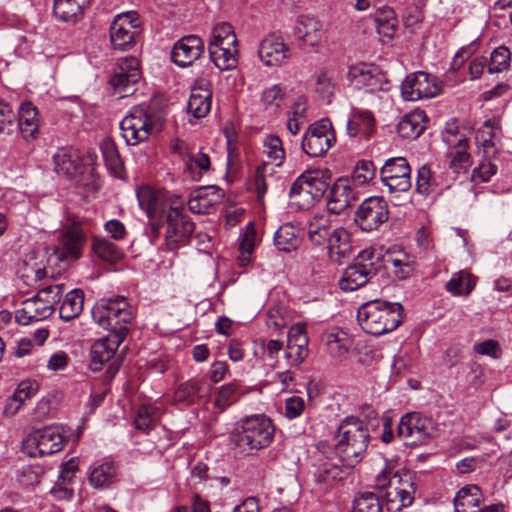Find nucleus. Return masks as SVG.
<instances>
[{
    "label": "nucleus",
    "instance_id": "obj_1",
    "mask_svg": "<svg viewBox=\"0 0 512 512\" xmlns=\"http://www.w3.org/2000/svg\"><path fill=\"white\" fill-rule=\"evenodd\" d=\"M404 319V308L398 302L381 299L362 304L357 311V320L368 334L381 336L397 329Z\"/></svg>",
    "mask_w": 512,
    "mask_h": 512
},
{
    "label": "nucleus",
    "instance_id": "obj_43",
    "mask_svg": "<svg viewBox=\"0 0 512 512\" xmlns=\"http://www.w3.org/2000/svg\"><path fill=\"white\" fill-rule=\"evenodd\" d=\"M338 90V78L334 71L323 69L315 77V92L327 104L332 102Z\"/></svg>",
    "mask_w": 512,
    "mask_h": 512
},
{
    "label": "nucleus",
    "instance_id": "obj_14",
    "mask_svg": "<svg viewBox=\"0 0 512 512\" xmlns=\"http://www.w3.org/2000/svg\"><path fill=\"white\" fill-rule=\"evenodd\" d=\"M372 257L373 252L361 251L354 262L345 269L339 281V286L343 291H355L364 286L375 275Z\"/></svg>",
    "mask_w": 512,
    "mask_h": 512
},
{
    "label": "nucleus",
    "instance_id": "obj_25",
    "mask_svg": "<svg viewBox=\"0 0 512 512\" xmlns=\"http://www.w3.org/2000/svg\"><path fill=\"white\" fill-rule=\"evenodd\" d=\"M453 181L454 177L445 175L443 171H433L428 165H423L417 172L416 190L419 194L427 196L448 189Z\"/></svg>",
    "mask_w": 512,
    "mask_h": 512
},
{
    "label": "nucleus",
    "instance_id": "obj_13",
    "mask_svg": "<svg viewBox=\"0 0 512 512\" xmlns=\"http://www.w3.org/2000/svg\"><path fill=\"white\" fill-rule=\"evenodd\" d=\"M440 92L441 86L438 79L423 71L407 75L401 84V95L407 101L430 99L439 95Z\"/></svg>",
    "mask_w": 512,
    "mask_h": 512
},
{
    "label": "nucleus",
    "instance_id": "obj_38",
    "mask_svg": "<svg viewBox=\"0 0 512 512\" xmlns=\"http://www.w3.org/2000/svg\"><path fill=\"white\" fill-rule=\"evenodd\" d=\"M287 90L283 84H273L265 87L260 94V104L269 115H277L283 108Z\"/></svg>",
    "mask_w": 512,
    "mask_h": 512
},
{
    "label": "nucleus",
    "instance_id": "obj_40",
    "mask_svg": "<svg viewBox=\"0 0 512 512\" xmlns=\"http://www.w3.org/2000/svg\"><path fill=\"white\" fill-rule=\"evenodd\" d=\"M38 110L31 102H24L19 109L18 126L26 140L34 139L39 129Z\"/></svg>",
    "mask_w": 512,
    "mask_h": 512
},
{
    "label": "nucleus",
    "instance_id": "obj_59",
    "mask_svg": "<svg viewBox=\"0 0 512 512\" xmlns=\"http://www.w3.org/2000/svg\"><path fill=\"white\" fill-rule=\"evenodd\" d=\"M376 168L372 161H359L351 174L350 183L354 186H363L375 177Z\"/></svg>",
    "mask_w": 512,
    "mask_h": 512
},
{
    "label": "nucleus",
    "instance_id": "obj_33",
    "mask_svg": "<svg viewBox=\"0 0 512 512\" xmlns=\"http://www.w3.org/2000/svg\"><path fill=\"white\" fill-rule=\"evenodd\" d=\"M53 314V309L48 308L35 296L24 300L21 307L16 310V321L21 325H29L32 322L42 321Z\"/></svg>",
    "mask_w": 512,
    "mask_h": 512
},
{
    "label": "nucleus",
    "instance_id": "obj_21",
    "mask_svg": "<svg viewBox=\"0 0 512 512\" xmlns=\"http://www.w3.org/2000/svg\"><path fill=\"white\" fill-rule=\"evenodd\" d=\"M204 47V42L199 36H184L174 44L171 59L179 67H188L200 58Z\"/></svg>",
    "mask_w": 512,
    "mask_h": 512
},
{
    "label": "nucleus",
    "instance_id": "obj_12",
    "mask_svg": "<svg viewBox=\"0 0 512 512\" xmlns=\"http://www.w3.org/2000/svg\"><path fill=\"white\" fill-rule=\"evenodd\" d=\"M136 196L139 206L145 211L152 222L153 229L158 233L159 226H156L154 222L174 208L175 202L164 190H156L150 186L138 188Z\"/></svg>",
    "mask_w": 512,
    "mask_h": 512
},
{
    "label": "nucleus",
    "instance_id": "obj_29",
    "mask_svg": "<svg viewBox=\"0 0 512 512\" xmlns=\"http://www.w3.org/2000/svg\"><path fill=\"white\" fill-rule=\"evenodd\" d=\"M123 340L117 335L108 334L106 337L95 341L90 350V368L93 371L100 370L103 364L113 357Z\"/></svg>",
    "mask_w": 512,
    "mask_h": 512
},
{
    "label": "nucleus",
    "instance_id": "obj_41",
    "mask_svg": "<svg viewBox=\"0 0 512 512\" xmlns=\"http://www.w3.org/2000/svg\"><path fill=\"white\" fill-rule=\"evenodd\" d=\"M89 4L90 0H54L53 14L59 21L73 22Z\"/></svg>",
    "mask_w": 512,
    "mask_h": 512
},
{
    "label": "nucleus",
    "instance_id": "obj_16",
    "mask_svg": "<svg viewBox=\"0 0 512 512\" xmlns=\"http://www.w3.org/2000/svg\"><path fill=\"white\" fill-rule=\"evenodd\" d=\"M140 76L138 59L132 56L123 57L117 61L109 83L115 93L125 97L134 92V85L139 81Z\"/></svg>",
    "mask_w": 512,
    "mask_h": 512
},
{
    "label": "nucleus",
    "instance_id": "obj_48",
    "mask_svg": "<svg viewBox=\"0 0 512 512\" xmlns=\"http://www.w3.org/2000/svg\"><path fill=\"white\" fill-rule=\"evenodd\" d=\"M237 37L233 27L227 22H220L213 26L208 41V49L223 48L237 44Z\"/></svg>",
    "mask_w": 512,
    "mask_h": 512
},
{
    "label": "nucleus",
    "instance_id": "obj_36",
    "mask_svg": "<svg viewBox=\"0 0 512 512\" xmlns=\"http://www.w3.org/2000/svg\"><path fill=\"white\" fill-rule=\"evenodd\" d=\"M483 501V493L477 485L468 484L462 487L454 497L456 512H478Z\"/></svg>",
    "mask_w": 512,
    "mask_h": 512
},
{
    "label": "nucleus",
    "instance_id": "obj_31",
    "mask_svg": "<svg viewBox=\"0 0 512 512\" xmlns=\"http://www.w3.org/2000/svg\"><path fill=\"white\" fill-rule=\"evenodd\" d=\"M500 132V121L496 118L486 120L478 129L475 141L477 146L483 149L487 158L497 153Z\"/></svg>",
    "mask_w": 512,
    "mask_h": 512
},
{
    "label": "nucleus",
    "instance_id": "obj_45",
    "mask_svg": "<svg viewBox=\"0 0 512 512\" xmlns=\"http://www.w3.org/2000/svg\"><path fill=\"white\" fill-rule=\"evenodd\" d=\"M204 382L190 379L178 386L174 392L173 401L189 406L197 402L203 396Z\"/></svg>",
    "mask_w": 512,
    "mask_h": 512
},
{
    "label": "nucleus",
    "instance_id": "obj_60",
    "mask_svg": "<svg viewBox=\"0 0 512 512\" xmlns=\"http://www.w3.org/2000/svg\"><path fill=\"white\" fill-rule=\"evenodd\" d=\"M351 512H383V508L378 496L372 492H363L355 497Z\"/></svg>",
    "mask_w": 512,
    "mask_h": 512
},
{
    "label": "nucleus",
    "instance_id": "obj_53",
    "mask_svg": "<svg viewBox=\"0 0 512 512\" xmlns=\"http://www.w3.org/2000/svg\"><path fill=\"white\" fill-rule=\"evenodd\" d=\"M116 474L117 469L113 462H103L92 468L89 481L94 488H104L113 483Z\"/></svg>",
    "mask_w": 512,
    "mask_h": 512
},
{
    "label": "nucleus",
    "instance_id": "obj_4",
    "mask_svg": "<svg viewBox=\"0 0 512 512\" xmlns=\"http://www.w3.org/2000/svg\"><path fill=\"white\" fill-rule=\"evenodd\" d=\"M274 438V426L264 415L247 417L237 423L232 433V442L241 453L266 448Z\"/></svg>",
    "mask_w": 512,
    "mask_h": 512
},
{
    "label": "nucleus",
    "instance_id": "obj_15",
    "mask_svg": "<svg viewBox=\"0 0 512 512\" xmlns=\"http://www.w3.org/2000/svg\"><path fill=\"white\" fill-rule=\"evenodd\" d=\"M388 205L382 197H369L358 207L354 221L365 232L378 229L388 220Z\"/></svg>",
    "mask_w": 512,
    "mask_h": 512
},
{
    "label": "nucleus",
    "instance_id": "obj_32",
    "mask_svg": "<svg viewBox=\"0 0 512 512\" xmlns=\"http://www.w3.org/2000/svg\"><path fill=\"white\" fill-rule=\"evenodd\" d=\"M326 243L328 255L333 262L342 263L352 253L350 233L343 227L334 228Z\"/></svg>",
    "mask_w": 512,
    "mask_h": 512
},
{
    "label": "nucleus",
    "instance_id": "obj_42",
    "mask_svg": "<svg viewBox=\"0 0 512 512\" xmlns=\"http://www.w3.org/2000/svg\"><path fill=\"white\" fill-rule=\"evenodd\" d=\"M274 243L280 251H295L301 243L300 229L291 223L283 224L275 232Z\"/></svg>",
    "mask_w": 512,
    "mask_h": 512
},
{
    "label": "nucleus",
    "instance_id": "obj_63",
    "mask_svg": "<svg viewBox=\"0 0 512 512\" xmlns=\"http://www.w3.org/2000/svg\"><path fill=\"white\" fill-rule=\"evenodd\" d=\"M442 138L448 148L468 143L465 134L460 131L456 119H452L446 123Z\"/></svg>",
    "mask_w": 512,
    "mask_h": 512
},
{
    "label": "nucleus",
    "instance_id": "obj_35",
    "mask_svg": "<svg viewBox=\"0 0 512 512\" xmlns=\"http://www.w3.org/2000/svg\"><path fill=\"white\" fill-rule=\"evenodd\" d=\"M374 125L375 119L371 111L353 108L346 128L348 135L351 137L363 136L368 138L374 130Z\"/></svg>",
    "mask_w": 512,
    "mask_h": 512
},
{
    "label": "nucleus",
    "instance_id": "obj_50",
    "mask_svg": "<svg viewBox=\"0 0 512 512\" xmlns=\"http://www.w3.org/2000/svg\"><path fill=\"white\" fill-rule=\"evenodd\" d=\"M100 149L105 165L110 173L117 178H122L124 175V164L115 143L109 139L103 140L100 144Z\"/></svg>",
    "mask_w": 512,
    "mask_h": 512
},
{
    "label": "nucleus",
    "instance_id": "obj_26",
    "mask_svg": "<svg viewBox=\"0 0 512 512\" xmlns=\"http://www.w3.org/2000/svg\"><path fill=\"white\" fill-rule=\"evenodd\" d=\"M358 200V192L352 187L348 179H339L330 190L329 209L335 214H340L346 208Z\"/></svg>",
    "mask_w": 512,
    "mask_h": 512
},
{
    "label": "nucleus",
    "instance_id": "obj_54",
    "mask_svg": "<svg viewBox=\"0 0 512 512\" xmlns=\"http://www.w3.org/2000/svg\"><path fill=\"white\" fill-rule=\"evenodd\" d=\"M263 153L269 160L268 165L282 166L286 152L281 138L274 134L266 135L263 139Z\"/></svg>",
    "mask_w": 512,
    "mask_h": 512
},
{
    "label": "nucleus",
    "instance_id": "obj_51",
    "mask_svg": "<svg viewBox=\"0 0 512 512\" xmlns=\"http://www.w3.org/2000/svg\"><path fill=\"white\" fill-rule=\"evenodd\" d=\"M476 285V277L462 270L452 275L445 284L446 290L455 296L469 295Z\"/></svg>",
    "mask_w": 512,
    "mask_h": 512
},
{
    "label": "nucleus",
    "instance_id": "obj_18",
    "mask_svg": "<svg viewBox=\"0 0 512 512\" xmlns=\"http://www.w3.org/2000/svg\"><path fill=\"white\" fill-rule=\"evenodd\" d=\"M165 217L167 220L166 245L169 249L173 250L192 235L194 223L184 213L182 205H175Z\"/></svg>",
    "mask_w": 512,
    "mask_h": 512
},
{
    "label": "nucleus",
    "instance_id": "obj_19",
    "mask_svg": "<svg viewBox=\"0 0 512 512\" xmlns=\"http://www.w3.org/2000/svg\"><path fill=\"white\" fill-rule=\"evenodd\" d=\"M139 27L135 12L118 14L110 26V41L115 49L127 50L135 44Z\"/></svg>",
    "mask_w": 512,
    "mask_h": 512
},
{
    "label": "nucleus",
    "instance_id": "obj_61",
    "mask_svg": "<svg viewBox=\"0 0 512 512\" xmlns=\"http://www.w3.org/2000/svg\"><path fill=\"white\" fill-rule=\"evenodd\" d=\"M157 409L152 405H141L134 419L135 428L148 433L157 422Z\"/></svg>",
    "mask_w": 512,
    "mask_h": 512
},
{
    "label": "nucleus",
    "instance_id": "obj_11",
    "mask_svg": "<svg viewBox=\"0 0 512 512\" xmlns=\"http://www.w3.org/2000/svg\"><path fill=\"white\" fill-rule=\"evenodd\" d=\"M336 142L331 122L321 119L312 123L302 138V150L310 157H321Z\"/></svg>",
    "mask_w": 512,
    "mask_h": 512
},
{
    "label": "nucleus",
    "instance_id": "obj_30",
    "mask_svg": "<svg viewBox=\"0 0 512 512\" xmlns=\"http://www.w3.org/2000/svg\"><path fill=\"white\" fill-rule=\"evenodd\" d=\"M295 37L305 46L318 47L323 37V26L314 17L302 16L294 26Z\"/></svg>",
    "mask_w": 512,
    "mask_h": 512
},
{
    "label": "nucleus",
    "instance_id": "obj_47",
    "mask_svg": "<svg viewBox=\"0 0 512 512\" xmlns=\"http://www.w3.org/2000/svg\"><path fill=\"white\" fill-rule=\"evenodd\" d=\"M84 295L80 289L68 292L59 307V316L64 321L76 318L83 309Z\"/></svg>",
    "mask_w": 512,
    "mask_h": 512
},
{
    "label": "nucleus",
    "instance_id": "obj_9",
    "mask_svg": "<svg viewBox=\"0 0 512 512\" xmlns=\"http://www.w3.org/2000/svg\"><path fill=\"white\" fill-rule=\"evenodd\" d=\"M435 433L432 419L417 412H409L403 415L397 428L398 436L411 446L427 443L435 436Z\"/></svg>",
    "mask_w": 512,
    "mask_h": 512
},
{
    "label": "nucleus",
    "instance_id": "obj_34",
    "mask_svg": "<svg viewBox=\"0 0 512 512\" xmlns=\"http://www.w3.org/2000/svg\"><path fill=\"white\" fill-rule=\"evenodd\" d=\"M427 115L421 109L405 114L397 124V132L405 139L418 138L426 128Z\"/></svg>",
    "mask_w": 512,
    "mask_h": 512
},
{
    "label": "nucleus",
    "instance_id": "obj_7",
    "mask_svg": "<svg viewBox=\"0 0 512 512\" xmlns=\"http://www.w3.org/2000/svg\"><path fill=\"white\" fill-rule=\"evenodd\" d=\"M80 226V219L68 213L64 229L58 236L53 250L58 260H75L81 256L85 244V235Z\"/></svg>",
    "mask_w": 512,
    "mask_h": 512
},
{
    "label": "nucleus",
    "instance_id": "obj_10",
    "mask_svg": "<svg viewBox=\"0 0 512 512\" xmlns=\"http://www.w3.org/2000/svg\"><path fill=\"white\" fill-rule=\"evenodd\" d=\"M65 438L59 427L49 426L29 434L23 442L24 450L31 457L55 454L64 447Z\"/></svg>",
    "mask_w": 512,
    "mask_h": 512
},
{
    "label": "nucleus",
    "instance_id": "obj_20",
    "mask_svg": "<svg viewBox=\"0 0 512 512\" xmlns=\"http://www.w3.org/2000/svg\"><path fill=\"white\" fill-rule=\"evenodd\" d=\"M347 77L355 88H364L371 93L384 90L387 84L385 75L376 66L366 63L352 65Z\"/></svg>",
    "mask_w": 512,
    "mask_h": 512
},
{
    "label": "nucleus",
    "instance_id": "obj_24",
    "mask_svg": "<svg viewBox=\"0 0 512 512\" xmlns=\"http://www.w3.org/2000/svg\"><path fill=\"white\" fill-rule=\"evenodd\" d=\"M211 104V82L204 77L197 78L188 100V113L196 119L203 118L210 112Z\"/></svg>",
    "mask_w": 512,
    "mask_h": 512
},
{
    "label": "nucleus",
    "instance_id": "obj_17",
    "mask_svg": "<svg viewBox=\"0 0 512 512\" xmlns=\"http://www.w3.org/2000/svg\"><path fill=\"white\" fill-rule=\"evenodd\" d=\"M381 181L390 192H407L411 188V168L404 157L388 159L380 170Z\"/></svg>",
    "mask_w": 512,
    "mask_h": 512
},
{
    "label": "nucleus",
    "instance_id": "obj_39",
    "mask_svg": "<svg viewBox=\"0 0 512 512\" xmlns=\"http://www.w3.org/2000/svg\"><path fill=\"white\" fill-rule=\"evenodd\" d=\"M37 391L38 384L36 381H22L14 391L13 395L7 399L4 408L5 415L14 416L20 410L22 405L33 397Z\"/></svg>",
    "mask_w": 512,
    "mask_h": 512
},
{
    "label": "nucleus",
    "instance_id": "obj_46",
    "mask_svg": "<svg viewBox=\"0 0 512 512\" xmlns=\"http://www.w3.org/2000/svg\"><path fill=\"white\" fill-rule=\"evenodd\" d=\"M243 393L242 385L238 380L224 384L217 390L214 405L219 412H224L229 406L237 402Z\"/></svg>",
    "mask_w": 512,
    "mask_h": 512
},
{
    "label": "nucleus",
    "instance_id": "obj_44",
    "mask_svg": "<svg viewBox=\"0 0 512 512\" xmlns=\"http://www.w3.org/2000/svg\"><path fill=\"white\" fill-rule=\"evenodd\" d=\"M209 56L214 65L221 71L233 70L238 64V43L223 48L208 49Z\"/></svg>",
    "mask_w": 512,
    "mask_h": 512
},
{
    "label": "nucleus",
    "instance_id": "obj_8",
    "mask_svg": "<svg viewBox=\"0 0 512 512\" xmlns=\"http://www.w3.org/2000/svg\"><path fill=\"white\" fill-rule=\"evenodd\" d=\"M416 483L414 474L406 469L397 470L393 474L390 489L386 490L385 499L388 512H400L412 505Z\"/></svg>",
    "mask_w": 512,
    "mask_h": 512
},
{
    "label": "nucleus",
    "instance_id": "obj_37",
    "mask_svg": "<svg viewBox=\"0 0 512 512\" xmlns=\"http://www.w3.org/2000/svg\"><path fill=\"white\" fill-rule=\"evenodd\" d=\"M331 217L328 213L315 214L307 223V234L310 242L320 246L326 243L333 231Z\"/></svg>",
    "mask_w": 512,
    "mask_h": 512
},
{
    "label": "nucleus",
    "instance_id": "obj_57",
    "mask_svg": "<svg viewBox=\"0 0 512 512\" xmlns=\"http://www.w3.org/2000/svg\"><path fill=\"white\" fill-rule=\"evenodd\" d=\"M325 343L329 354L335 358L346 357L350 347V340L344 332L328 333L325 336Z\"/></svg>",
    "mask_w": 512,
    "mask_h": 512
},
{
    "label": "nucleus",
    "instance_id": "obj_64",
    "mask_svg": "<svg viewBox=\"0 0 512 512\" xmlns=\"http://www.w3.org/2000/svg\"><path fill=\"white\" fill-rule=\"evenodd\" d=\"M63 292L64 284H51L39 289L36 297L39 298L46 306L48 305V308L54 310L55 304L60 301Z\"/></svg>",
    "mask_w": 512,
    "mask_h": 512
},
{
    "label": "nucleus",
    "instance_id": "obj_22",
    "mask_svg": "<svg viewBox=\"0 0 512 512\" xmlns=\"http://www.w3.org/2000/svg\"><path fill=\"white\" fill-rule=\"evenodd\" d=\"M289 48L284 40L277 35L266 36L259 45L258 56L267 67L281 66L289 59Z\"/></svg>",
    "mask_w": 512,
    "mask_h": 512
},
{
    "label": "nucleus",
    "instance_id": "obj_49",
    "mask_svg": "<svg viewBox=\"0 0 512 512\" xmlns=\"http://www.w3.org/2000/svg\"><path fill=\"white\" fill-rule=\"evenodd\" d=\"M468 147L469 145L466 143L449 148L447 157L449 159V169L452 171L454 178L461 173H466L472 164Z\"/></svg>",
    "mask_w": 512,
    "mask_h": 512
},
{
    "label": "nucleus",
    "instance_id": "obj_6",
    "mask_svg": "<svg viewBox=\"0 0 512 512\" xmlns=\"http://www.w3.org/2000/svg\"><path fill=\"white\" fill-rule=\"evenodd\" d=\"M153 128L152 115L149 108L144 105L132 107L120 122L121 136L130 146L147 141Z\"/></svg>",
    "mask_w": 512,
    "mask_h": 512
},
{
    "label": "nucleus",
    "instance_id": "obj_5",
    "mask_svg": "<svg viewBox=\"0 0 512 512\" xmlns=\"http://www.w3.org/2000/svg\"><path fill=\"white\" fill-rule=\"evenodd\" d=\"M330 179L328 170L314 169L303 172L291 185V203L301 210L313 207L326 193Z\"/></svg>",
    "mask_w": 512,
    "mask_h": 512
},
{
    "label": "nucleus",
    "instance_id": "obj_28",
    "mask_svg": "<svg viewBox=\"0 0 512 512\" xmlns=\"http://www.w3.org/2000/svg\"><path fill=\"white\" fill-rule=\"evenodd\" d=\"M223 194L215 186L202 187L196 190L188 201L189 210L195 214H208L221 203Z\"/></svg>",
    "mask_w": 512,
    "mask_h": 512
},
{
    "label": "nucleus",
    "instance_id": "obj_58",
    "mask_svg": "<svg viewBox=\"0 0 512 512\" xmlns=\"http://www.w3.org/2000/svg\"><path fill=\"white\" fill-rule=\"evenodd\" d=\"M259 344L261 346L264 359L271 361L275 366H285L282 341L276 339H261Z\"/></svg>",
    "mask_w": 512,
    "mask_h": 512
},
{
    "label": "nucleus",
    "instance_id": "obj_62",
    "mask_svg": "<svg viewBox=\"0 0 512 512\" xmlns=\"http://www.w3.org/2000/svg\"><path fill=\"white\" fill-rule=\"evenodd\" d=\"M185 167L191 173L192 177L198 172L199 174L207 172L210 169V158L206 153L202 151L191 152L188 157L185 158Z\"/></svg>",
    "mask_w": 512,
    "mask_h": 512
},
{
    "label": "nucleus",
    "instance_id": "obj_55",
    "mask_svg": "<svg viewBox=\"0 0 512 512\" xmlns=\"http://www.w3.org/2000/svg\"><path fill=\"white\" fill-rule=\"evenodd\" d=\"M375 24L380 35L389 39L393 38L397 27L394 10L387 6L379 8L375 14Z\"/></svg>",
    "mask_w": 512,
    "mask_h": 512
},
{
    "label": "nucleus",
    "instance_id": "obj_56",
    "mask_svg": "<svg viewBox=\"0 0 512 512\" xmlns=\"http://www.w3.org/2000/svg\"><path fill=\"white\" fill-rule=\"evenodd\" d=\"M92 248L98 257L110 263H116L123 258L122 250L106 238H94Z\"/></svg>",
    "mask_w": 512,
    "mask_h": 512
},
{
    "label": "nucleus",
    "instance_id": "obj_2",
    "mask_svg": "<svg viewBox=\"0 0 512 512\" xmlns=\"http://www.w3.org/2000/svg\"><path fill=\"white\" fill-rule=\"evenodd\" d=\"M337 438L335 453L342 466H356L363 459L370 441L365 423L356 417H346L338 427Z\"/></svg>",
    "mask_w": 512,
    "mask_h": 512
},
{
    "label": "nucleus",
    "instance_id": "obj_27",
    "mask_svg": "<svg viewBox=\"0 0 512 512\" xmlns=\"http://www.w3.org/2000/svg\"><path fill=\"white\" fill-rule=\"evenodd\" d=\"M54 170L58 175L73 178L82 172V158L78 150L62 147L53 156Z\"/></svg>",
    "mask_w": 512,
    "mask_h": 512
},
{
    "label": "nucleus",
    "instance_id": "obj_3",
    "mask_svg": "<svg viewBox=\"0 0 512 512\" xmlns=\"http://www.w3.org/2000/svg\"><path fill=\"white\" fill-rule=\"evenodd\" d=\"M92 318L100 327L125 339L134 318L131 305L124 296L101 299L92 308Z\"/></svg>",
    "mask_w": 512,
    "mask_h": 512
},
{
    "label": "nucleus",
    "instance_id": "obj_52",
    "mask_svg": "<svg viewBox=\"0 0 512 512\" xmlns=\"http://www.w3.org/2000/svg\"><path fill=\"white\" fill-rule=\"evenodd\" d=\"M384 261L386 266L391 268L392 273L399 279L408 278L413 271L409 256L402 250L389 252Z\"/></svg>",
    "mask_w": 512,
    "mask_h": 512
},
{
    "label": "nucleus",
    "instance_id": "obj_23",
    "mask_svg": "<svg viewBox=\"0 0 512 512\" xmlns=\"http://www.w3.org/2000/svg\"><path fill=\"white\" fill-rule=\"evenodd\" d=\"M287 345L284 350L285 366L301 364L308 356V337L302 325H294L289 329Z\"/></svg>",
    "mask_w": 512,
    "mask_h": 512
}]
</instances>
